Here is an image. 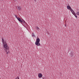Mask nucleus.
Returning a JSON list of instances; mask_svg holds the SVG:
<instances>
[{
	"label": "nucleus",
	"instance_id": "nucleus-15",
	"mask_svg": "<svg viewBox=\"0 0 79 79\" xmlns=\"http://www.w3.org/2000/svg\"><path fill=\"white\" fill-rule=\"evenodd\" d=\"M36 28L37 29H38V30H40V29H39V27H36Z\"/></svg>",
	"mask_w": 79,
	"mask_h": 79
},
{
	"label": "nucleus",
	"instance_id": "nucleus-9",
	"mask_svg": "<svg viewBox=\"0 0 79 79\" xmlns=\"http://www.w3.org/2000/svg\"><path fill=\"white\" fill-rule=\"evenodd\" d=\"M70 56H71V57H73V53H71Z\"/></svg>",
	"mask_w": 79,
	"mask_h": 79
},
{
	"label": "nucleus",
	"instance_id": "nucleus-12",
	"mask_svg": "<svg viewBox=\"0 0 79 79\" xmlns=\"http://www.w3.org/2000/svg\"><path fill=\"white\" fill-rule=\"evenodd\" d=\"M22 23H25V21H24V20L23 19L22 20Z\"/></svg>",
	"mask_w": 79,
	"mask_h": 79
},
{
	"label": "nucleus",
	"instance_id": "nucleus-21",
	"mask_svg": "<svg viewBox=\"0 0 79 79\" xmlns=\"http://www.w3.org/2000/svg\"><path fill=\"white\" fill-rule=\"evenodd\" d=\"M15 16L16 18H17V19H18V17H17V16H16V15H15Z\"/></svg>",
	"mask_w": 79,
	"mask_h": 79
},
{
	"label": "nucleus",
	"instance_id": "nucleus-1",
	"mask_svg": "<svg viewBox=\"0 0 79 79\" xmlns=\"http://www.w3.org/2000/svg\"><path fill=\"white\" fill-rule=\"evenodd\" d=\"M3 46L4 48H7V47H8V44H7V43L6 42L5 43H4V44H3Z\"/></svg>",
	"mask_w": 79,
	"mask_h": 79
},
{
	"label": "nucleus",
	"instance_id": "nucleus-14",
	"mask_svg": "<svg viewBox=\"0 0 79 79\" xmlns=\"http://www.w3.org/2000/svg\"><path fill=\"white\" fill-rule=\"evenodd\" d=\"M77 15H79V12H77L76 13Z\"/></svg>",
	"mask_w": 79,
	"mask_h": 79
},
{
	"label": "nucleus",
	"instance_id": "nucleus-10",
	"mask_svg": "<svg viewBox=\"0 0 79 79\" xmlns=\"http://www.w3.org/2000/svg\"><path fill=\"white\" fill-rule=\"evenodd\" d=\"M6 50V52L7 51V50H9V47H8L7 48H5Z\"/></svg>",
	"mask_w": 79,
	"mask_h": 79
},
{
	"label": "nucleus",
	"instance_id": "nucleus-25",
	"mask_svg": "<svg viewBox=\"0 0 79 79\" xmlns=\"http://www.w3.org/2000/svg\"><path fill=\"white\" fill-rule=\"evenodd\" d=\"M15 0V1H16L17 0Z\"/></svg>",
	"mask_w": 79,
	"mask_h": 79
},
{
	"label": "nucleus",
	"instance_id": "nucleus-7",
	"mask_svg": "<svg viewBox=\"0 0 79 79\" xmlns=\"http://www.w3.org/2000/svg\"><path fill=\"white\" fill-rule=\"evenodd\" d=\"M2 41L3 44H4V43H5V42L4 41V40L3 38H2Z\"/></svg>",
	"mask_w": 79,
	"mask_h": 79
},
{
	"label": "nucleus",
	"instance_id": "nucleus-3",
	"mask_svg": "<svg viewBox=\"0 0 79 79\" xmlns=\"http://www.w3.org/2000/svg\"><path fill=\"white\" fill-rule=\"evenodd\" d=\"M43 76L42 74L41 73H40L38 74V77L39 78H41V77H42Z\"/></svg>",
	"mask_w": 79,
	"mask_h": 79
},
{
	"label": "nucleus",
	"instance_id": "nucleus-8",
	"mask_svg": "<svg viewBox=\"0 0 79 79\" xmlns=\"http://www.w3.org/2000/svg\"><path fill=\"white\" fill-rule=\"evenodd\" d=\"M67 9H68V10H70L71 7V6H67Z\"/></svg>",
	"mask_w": 79,
	"mask_h": 79
},
{
	"label": "nucleus",
	"instance_id": "nucleus-11",
	"mask_svg": "<svg viewBox=\"0 0 79 79\" xmlns=\"http://www.w3.org/2000/svg\"><path fill=\"white\" fill-rule=\"evenodd\" d=\"M73 15L76 17V18H77V15H76V13H75L73 14Z\"/></svg>",
	"mask_w": 79,
	"mask_h": 79
},
{
	"label": "nucleus",
	"instance_id": "nucleus-4",
	"mask_svg": "<svg viewBox=\"0 0 79 79\" xmlns=\"http://www.w3.org/2000/svg\"><path fill=\"white\" fill-rule=\"evenodd\" d=\"M17 19L21 23H22V19H21L20 18L18 17L17 18Z\"/></svg>",
	"mask_w": 79,
	"mask_h": 79
},
{
	"label": "nucleus",
	"instance_id": "nucleus-18",
	"mask_svg": "<svg viewBox=\"0 0 79 79\" xmlns=\"http://www.w3.org/2000/svg\"><path fill=\"white\" fill-rule=\"evenodd\" d=\"M71 11H73V9H72V8H71L70 9Z\"/></svg>",
	"mask_w": 79,
	"mask_h": 79
},
{
	"label": "nucleus",
	"instance_id": "nucleus-17",
	"mask_svg": "<svg viewBox=\"0 0 79 79\" xmlns=\"http://www.w3.org/2000/svg\"><path fill=\"white\" fill-rule=\"evenodd\" d=\"M71 11H73V9H72V8H71L70 9Z\"/></svg>",
	"mask_w": 79,
	"mask_h": 79
},
{
	"label": "nucleus",
	"instance_id": "nucleus-20",
	"mask_svg": "<svg viewBox=\"0 0 79 79\" xmlns=\"http://www.w3.org/2000/svg\"><path fill=\"white\" fill-rule=\"evenodd\" d=\"M43 79H46V78L45 77H42Z\"/></svg>",
	"mask_w": 79,
	"mask_h": 79
},
{
	"label": "nucleus",
	"instance_id": "nucleus-6",
	"mask_svg": "<svg viewBox=\"0 0 79 79\" xmlns=\"http://www.w3.org/2000/svg\"><path fill=\"white\" fill-rule=\"evenodd\" d=\"M17 9H18L19 10H21V6H17Z\"/></svg>",
	"mask_w": 79,
	"mask_h": 79
},
{
	"label": "nucleus",
	"instance_id": "nucleus-13",
	"mask_svg": "<svg viewBox=\"0 0 79 79\" xmlns=\"http://www.w3.org/2000/svg\"><path fill=\"white\" fill-rule=\"evenodd\" d=\"M72 13V14H73V15L74 14H75V13H74V11L73 10H72V11H71Z\"/></svg>",
	"mask_w": 79,
	"mask_h": 79
},
{
	"label": "nucleus",
	"instance_id": "nucleus-22",
	"mask_svg": "<svg viewBox=\"0 0 79 79\" xmlns=\"http://www.w3.org/2000/svg\"><path fill=\"white\" fill-rule=\"evenodd\" d=\"M17 79H19V78L18 77H17ZM15 79H17L16 77V78Z\"/></svg>",
	"mask_w": 79,
	"mask_h": 79
},
{
	"label": "nucleus",
	"instance_id": "nucleus-26",
	"mask_svg": "<svg viewBox=\"0 0 79 79\" xmlns=\"http://www.w3.org/2000/svg\"><path fill=\"white\" fill-rule=\"evenodd\" d=\"M35 0H34L35 1Z\"/></svg>",
	"mask_w": 79,
	"mask_h": 79
},
{
	"label": "nucleus",
	"instance_id": "nucleus-23",
	"mask_svg": "<svg viewBox=\"0 0 79 79\" xmlns=\"http://www.w3.org/2000/svg\"><path fill=\"white\" fill-rule=\"evenodd\" d=\"M7 52H10V51H9V50H8L7 51Z\"/></svg>",
	"mask_w": 79,
	"mask_h": 79
},
{
	"label": "nucleus",
	"instance_id": "nucleus-2",
	"mask_svg": "<svg viewBox=\"0 0 79 79\" xmlns=\"http://www.w3.org/2000/svg\"><path fill=\"white\" fill-rule=\"evenodd\" d=\"M40 42H35V45L37 46H40Z\"/></svg>",
	"mask_w": 79,
	"mask_h": 79
},
{
	"label": "nucleus",
	"instance_id": "nucleus-19",
	"mask_svg": "<svg viewBox=\"0 0 79 79\" xmlns=\"http://www.w3.org/2000/svg\"><path fill=\"white\" fill-rule=\"evenodd\" d=\"M32 36H33V37H35V35H34V33H33L32 34Z\"/></svg>",
	"mask_w": 79,
	"mask_h": 79
},
{
	"label": "nucleus",
	"instance_id": "nucleus-16",
	"mask_svg": "<svg viewBox=\"0 0 79 79\" xmlns=\"http://www.w3.org/2000/svg\"><path fill=\"white\" fill-rule=\"evenodd\" d=\"M6 54H8V53H10V52H8V51H6Z\"/></svg>",
	"mask_w": 79,
	"mask_h": 79
},
{
	"label": "nucleus",
	"instance_id": "nucleus-24",
	"mask_svg": "<svg viewBox=\"0 0 79 79\" xmlns=\"http://www.w3.org/2000/svg\"><path fill=\"white\" fill-rule=\"evenodd\" d=\"M65 26H66V24H65Z\"/></svg>",
	"mask_w": 79,
	"mask_h": 79
},
{
	"label": "nucleus",
	"instance_id": "nucleus-5",
	"mask_svg": "<svg viewBox=\"0 0 79 79\" xmlns=\"http://www.w3.org/2000/svg\"><path fill=\"white\" fill-rule=\"evenodd\" d=\"M35 42H40V39L39 38H37Z\"/></svg>",
	"mask_w": 79,
	"mask_h": 79
}]
</instances>
